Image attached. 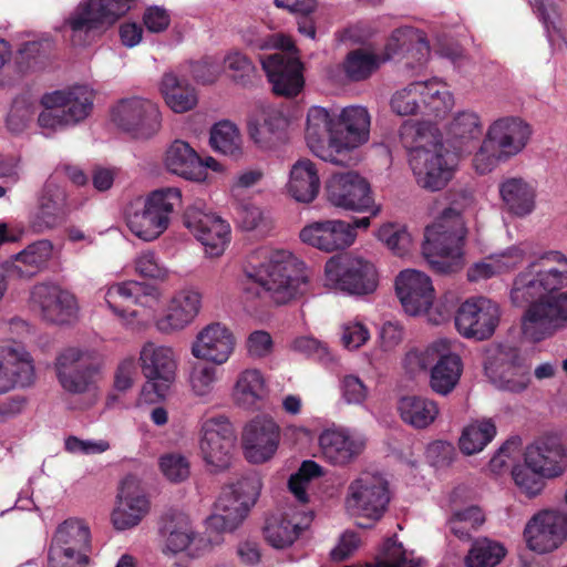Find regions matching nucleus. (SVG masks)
<instances>
[{"mask_svg":"<svg viewBox=\"0 0 567 567\" xmlns=\"http://www.w3.org/2000/svg\"><path fill=\"white\" fill-rule=\"evenodd\" d=\"M567 256L547 250L534 256L514 278L509 299L525 307L522 330L526 338L542 341L567 323Z\"/></svg>","mask_w":567,"mask_h":567,"instance_id":"1","label":"nucleus"},{"mask_svg":"<svg viewBox=\"0 0 567 567\" xmlns=\"http://www.w3.org/2000/svg\"><path fill=\"white\" fill-rule=\"evenodd\" d=\"M246 293L265 292L276 303H287L301 296L307 288L309 272L302 260L285 249L258 248L245 262Z\"/></svg>","mask_w":567,"mask_h":567,"instance_id":"2","label":"nucleus"},{"mask_svg":"<svg viewBox=\"0 0 567 567\" xmlns=\"http://www.w3.org/2000/svg\"><path fill=\"white\" fill-rule=\"evenodd\" d=\"M417 184L430 190H440L451 181L460 156L445 148L429 122L406 121L399 131Z\"/></svg>","mask_w":567,"mask_h":567,"instance_id":"3","label":"nucleus"},{"mask_svg":"<svg viewBox=\"0 0 567 567\" xmlns=\"http://www.w3.org/2000/svg\"><path fill=\"white\" fill-rule=\"evenodd\" d=\"M467 234L461 210L451 206L426 227L422 254L431 269L440 275L458 272L465 264L464 240Z\"/></svg>","mask_w":567,"mask_h":567,"instance_id":"4","label":"nucleus"},{"mask_svg":"<svg viewBox=\"0 0 567 567\" xmlns=\"http://www.w3.org/2000/svg\"><path fill=\"white\" fill-rule=\"evenodd\" d=\"M322 475V467L315 461H303L299 470L288 481V487L293 495L298 507L288 506L281 512L271 515L264 529L265 538L270 546L277 549L291 546L312 520V514L305 509L308 502L307 488L309 482Z\"/></svg>","mask_w":567,"mask_h":567,"instance_id":"5","label":"nucleus"},{"mask_svg":"<svg viewBox=\"0 0 567 567\" xmlns=\"http://www.w3.org/2000/svg\"><path fill=\"white\" fill-rule=\"evenodd\" d=\"M94 90L86 84H75L44 93L40 97V111L35 127L44 137L72 128L84 122L94 106Z\"/></svg>","mask_w":567,"mask_h":567,"instance_id":"6","label":"nucleus"},{"mask_svg":"<svg viewBox=\"0 0 567 567\" xmlns=\"http://www.w3.org/2000/svg\"><path fill=\"white\" fill-rule=\"evenodd\" d=\"M135 0H80L65 16L59 30L73 48L92 45L102 31L114 25L134 6Z\"/></svg>","mask_w":567,"mask_h":567,"instance_id":"7","label":"nucleus"},{"mask_svg":"<svg viewBox=\"0 0 567 567\" xmlns=\"http://www.w3.org/2000/svg\"><path fill=\"white\" fill-rule=\"evenodd\" d=\"M182 205L177 187H163L132 200L125 209V224L138 239L151 243L169 227L176 207Z\"/></svg>","mask_w":567,"mask_h":567,"instance_id":"8","label":"nucleus"},{"mask_svg":"<svg viewBox=\"0 0 567 567\" xmlns=\"http://www.w3.org/2000/svg\"><path fill=\"white\" fill-rule=\"evenodd\" d=\"M255 47L282 50L262 56V69L276 94L287 97L298 95L303 89L305 79L302 64L296 54L291 39L281 33L268 34L266 38L258 40Z\"/></svg>","mask_w":567,"mask_h":567,"instance_id":"9","label":"nucleus"},{"mask_svg":"<svg viewBox=\"0 0 567 567\" xmlns=\"http://www.w3.org/2000/svg\"><path fill=\"white\" fill-rule=\"evenodd\" d=\"M454 106V97L445 82L439 78L414 81L396 90L390 107L399 116L422 114L429 118L444 117Z\"/></svg>","mask_w":567,"mask_h":567,"instance_id":"10","label":"nucleus"},{"mask_svg":"<svg viewBox=\"0 0 567 567\" xmlns=\"http://www.w3.org/2000/svg\"><path fill=\"white\" fill-rule=\"evenodd\" d=\"M262 489L260 474L252 472L224 487L216 502L217 513L206 519L207 528L233 532L247 518Z\"/></svg>","mask_w":567,"mask_h":567,"instance_id":"11","label":"nucleus"},{"mask_svg":"<svg viewBox=\"0 0 567 567\" xmlns=\"http://www.w3.org/2000/svg\"><path fill=\"white\" fill-rule=\"evenodd\" d=\"M389 503V484L380 473L362 472L348 486L346 509L352 517L365 520L358 522L360 527H372L383 517Z\"/></svg>","mask_w":567,"mask_h":567,"instance_id":"12","label":"nucleus"},{"mask_svg":"<svg viewBox=\"0 0 567 567\" xmlns=\"http://www.w3.org/2000/svg\"><path fill=\"white\" fill-rule=\"evenodd\" d=\"M378 284L375 266L362 257L343 254L332 256L326 261V288L347 295L364 296L374 292Z\"/></svg>","mask_w":567,"mask_h":567,"instance_id":"13","label":"nucleus"},{"mask_svg":"<svg viewBox=\"0 0 567 567\" xmlns=\"http://www.w3.org/2000/svg\"><path fill=\"white\" fill-rule=\"evenodd\" d=\"M395 292L404 311L410 316L426 313L433 324H441L449 318L447 310L431 311L435 300L433 281L425 272L408 268L395 278Z\"/></svg>","mask_w":567,"mask_h":567,"instance_id":"14","label":"nucleus"},{"mask_svg":"<svg viewBox=\"0 0 567 567\" xmlns=\"http://www.w3.org/2000/svg\"><path fill=\"white\" fill-rule=\"evenodd\" d=\"M484 369L489 382L502 391L523 392L530 381L529 367L520 357L519 351L509 346L493 344L488 347Z\"/></svg>","mask_w":567,"mask_h":567,"instance_id":"15","label":"nucleus"},{"mask_svg":"<svg viewBox=\"0 0 567 567\" xmlns=\"http://www.w3.org/2000/svg\"><path fill=\"white\" fill-rule=\"evenodd\" d=\"M112 123L135 138H150L162 127V113L154 101L130 96L117 101L111 110Z\"/></svg>","mask_w":567,"mask_h":567,"instance_id":"16","label":"nucleus"},{"mask_svg":"<svg viewBox=\"0 0 567 567\" xmlns=\"http://www.w3.org/2000/svg\"><path fill=\"white\" fill-rule=\"evenodd\" d=\"M326 197L336 208L379 215L381 206L374 203L370 184L360 174L348 171L330 176L326 183Z\"/></svg>","mask_w":567,"mask_h":567,"instance_id":"17","label":"nucleus"},{"mask_svg":"<svg viewBox=\"0 0 567 567\" xmlns=\"http://www.w3.org/2000/svg\"><path fill=\"white\" fill-rule=\"evenodd\" d=\"M140 367L146 383L144 393L153 390L156 398L163 399L176 379L178 358L172 346L146 341L140 350Z\"/></svg>","mask_w":567,"mask_h":567,"instance_id":"18","label":"nucleus"},{"mask_svg":"<svg viewBox=\"0 0 567 567\" xmlns=\"http://www.w3.org/2000/svg\"><path fill=\"white\" fill-rule=\"evenodd\" d=\"M523 539L538 555L557 550L567 540V514L556 508L537 511L527 519Z\"/></svg>","mask_w":567,"mask_h":567,"instance_id":"19","label":"nucleus"},{"mask_svg":"<svg viewBox=\"0 0 567 567\" xmlns=\"http://www.w3.org/2000/svg\"><path fill=\"white\" fill-rule=\"evenodd\" d=\"M236 442L234 427L224 415L202 420L199 452L210 472L217 473L229 467Z\"/></svg>","mask_w":567,"mask_h":567,"instance_id":"20","label":"nucleus"},{"mask_svg":"<svg viewBox=\"0 0 567 567\" xmlns=\"http://www.w3.org/2000/svg\"><path fill=\"white\" fill-rule=\"evenodd\" d=\"M30 305L41 318L50 323L63 326L74 322L80 307L76 297L53 281L35 284L30 291Z\"/></svg>","mask_w":567,"mask_h":567,"instance_id":"21","label":"nucleus"},{"mask_svg":"<svg viewBox=\"0 0 567 567\" xmlns=\"http://www.w3.org/2000/svg\"><path fill=\"white\" fill-rule=\"evenodd\" d=\"M337 128L332 131V143L337 165H344L350 153L365 144L370 137L371 116L367 107L350 105L336 110Z\"/></svg>","mask_w":567,"mask_h":567,"instance_id":"22","label":"nucleus"},{"mask_svg":"<svg viewBox=\"0 0 567 567\" xmlns=\"http://www.w3.org/2000/svg\"><path fill=\"white\" fill-rule=\"evenodd\" d=\"M184 225L200 241L209 257L224 254L230 240V226L218 215L195 203L184 213Z\"/></svg>","mask_w":567,"mask_h":567,"instance_id":"23","label":"nucleus"},{"mask_svg":"<svg viewBox=\"0 0 567 567\" xmlns=\"http://www.w3.org/2000/svg\"><path fill=\"white\" fill-rule=\"evenodd\" d=\"M95 355L94 350L79 347H70L59 353L54 369L63 390L81 394L90 389L97 371L93 364Z\"/></svg>","mask_w":567,"mask_h":567,"instance_id":"24","label":"nucleus"},{"mask_svg":"<svg viewBox=\"0 0 567 567\" xmlns=\"http://www.w3.org/2000/svg\"><path fill=\"white\" fill-rule=\"evenodd\" d=\"M280 426L269 414H258L250 419L241 432V446L246 460L251 464L270 461L280 444Z\"/></svg>","mask_w":567,"mask_h":567,"instance_id":"25","label":"nucleus"},{"mask_svg":"<svg viewBox=\"0 0 567 567\" xmlns=\"http://www.w3.org/2000/svg\"><path fill=\"white\" fill-rule=\"evenodd\" d=\"M501 318L499 306L485 297L465 300L455 316L457 331L465 338L486 340L491 338Z\"/></svg>","mask_w":567,"mask_h":567,"instance_id":"26","label":"nucleus"},{"mask_svg":"<svg viewBox=\"0 0 567 567\" xmlns=\"http://www.w3.org/2000/svg\"><path fill=\"white\" fill-rule=\"evenodd\" d=\"M202 303L203 293L198 288L186 286L178 289L155 319L156 330L166 336L185 330L199 315Z\"/></svg>","mask_w":567,"mask_h":567,"instance_id":"27","label":"nucleus"},{"mask_svg":"<svg viewBox=\"0 0 567 567\" xmlns=\"http://www.w3.org/2000/svg\"><path fill=\"white\" fill-rule=\"evenodd\" d=\"M161 298L162 291L159 288L135 280L113 284L106 287L104 291L107 307L127 326L134 322L137 312L126 310L124 306L137 305L152 308L159 302Z\"/></svg>","mask_w":567,"mask_h":567,"instance_id":"28","label":"nucleus"},{"mask_svg":"<svg viewBox=\"0 0 567 567\" xmlns=\"http://www.w3.org/2000/svg\"><path fill=\"white\" fill-rule=\"evenodd\" d=\"M150 499L141 481L127 475L121 482L111 523L115 530L125 532L136 527L150 512Z\"/></svg>","mask_w":567,"mask_h":567,"instance_id":"29","label":"nucleus"},{"mask_svg":"<svg viewBox=\"0 0 567 567\" xmlns=\"http://www.w3.org/2000/svg\"><path fill=\"white\" fill-rule=\"evenodd\" d=\"M523 460L548 480L567 471V447L559 435L549 433L535 439L522 453Z\"/></svg>","mask_w":567,"mask_h":567,"instance_id":"30","label":"nucleus"},{"mask_svg":"<svg viewBox=\"0 0 567 567\" xmlns=\"http://www.w3.org/2000/svg\"><path fill=\"white\" fill-rule=\"evenodd\" d=\"M300 240L320 251L334 252L351 247L357 234L343 219H320L308 223L299 234Z\"/></svg>","mask_w":567,"mask_h":567,"instance_id":"31","label":"nucleus"},{"mask_svg":"<svg viewBox=\"0 0 567 567\" xmlns=\"http://www.w3.org/2000/svg\"><path fill=\"white\" fill-rule=\"evenodd\" d=\"M52 254V243L41 239L3 261L0 266V301L8 288L7 278L30 279L47 266Z\"/></svg>","mask_w":567,"mask_h":567,"instance_id":"32","label":"nucleus"},{"mask_svg":"<svg viewBox=\"0 0 567 567\" xmlns=\"http://www.w3.org/2000/svg\"><path fill=\"white\" fill-rule=\"evenodd\" d=\"M236 338L233 331L220 322L202 328L190 344V354L199 361L224 365L233 357Z\"/></svg>","mask_w":567,"mask_h":567,"instance_id":"33","label":"nucleus"},{"mask_svg":"<svg viewBox=\"0 0 567 567\" xmlns=\"http://www.w3.org/2000/svg\"><path fill=\"white\" fill-rule=\"evenodd\" d=\"M318 445L327 462L336 466H346L363 452L365 437L353 430L332 424L321 431Z\"/></svg>","mask_w":567,"mask_h":567,"instance_id":"34","label":"nucleus"},{"mask_svg":"<svg viewBox=\"0 0 567 567\" xmlns=\"http://www.w3.org/2000/svg\"><path fill=\"white\" fill-rule=\"evenodd\" d=\"M337 128L336 110L313 105L307 112L305 138L311 153L337 165L332 131Z\"/></svg>","mask_w":567,"mask_h":567,"instance_id":"35","label":"nucleus"},{"mask_svg":"<svg viewBox=\"0 0 567 567\" xmlns=\"http://www.w3.org/2000/svg\"><path fill=\"white\" fill-rule=\"evenodd\" d=\"M35 372L30 353L18 343L0 346V395L33 384Z\"/></svg>","mask_w":567,"mask_h":567,"instance_id":"36","label":"nucleus"},{"mask_svg":"<svg viewBox=\"0 0 567 567\" xmlns=\"http://www.w3.org/2000/svg\"><path fill=\"white\" fill-rule=\"evenodd\" d=\"M485 136L508 161L526 148L532 128L520 117L504 116L488 125Z\"/></svg>","mask_w":567,"mask_h":567,"instance_id":"37","label":"nucleus"},{"mask_svg":"<svg viewBox=\"0 0 567 567\" xmlns=\"http://www.w3.org/2000/svg\"><path fill=\"white\" fill-rule=\"evenodd\" d=\"M483 134L481 115L473 110H462L453 114L445 125L446 143L460 157L467 156L476 148Z\"/></svg>","mask_w":567,"mask_h":567,"instance_id":"38","label":"nucleus"},{"mask_svg":"<svg viewBox=\"0 0 567 567\" xmlns=\"http://www.w3.org/2000/svg\"><path fill=\"white\" fill-rule=\"evenodd\" d=\"M505 209L513 216L524 218L536 209L537 183L524 177H507L498 185Z\"/></svg>","mask_w":567,"mask_h":567,"instance_id":"39","label":"nucleus"},{"mask_svg":"<svg viewBox=\"0 0 567 567\" xmlns=\"http://www.w3.org/2000/svg\"><path fill=\"white\" fill-rule=\"evenodd\" d=\"M269 381L258 368H245L237 374L233 385V399L241 409L256 411L267 401Z\"/></svg>","mask_w":567,"mask_h":567,"instance_id":"40","label":"nucleus"},{"mask_svg":"<svg viewBox=\"0 0 567 567\" xmlns=\"http://www.w3.org/2000/svg\"><path fill=\"white\" fill-rule=\"evenodd\" d=\"M405 55L413 58L417 65H423L430 56V44L423 32L411 27H402L391 33L382 60L385 62Z\"/></svg>","mask_w":567,"mask_h":567,"instance_id":"41","label":"nucleus"},{"mask_svg":"<svg viewBox=\"0 0 567 567\" xmlns=\"http://www.w3.org/2000/svg\"><path fill=\"white\" fill-rule=\"evenodd\" d=\"M288 125L280 109L261 106L248 121L250 140L260 148H270Z\"/></svg>","mask_w":567,"mask_h":567,"instance_id":"42","label":"nucleus"},{"mask_svg":"<svg viewBox=\"0 0 567 567\" xmlns=\"http://www.w3.org/2000/svg\"><path fill=\"white\" fill-rule=\"evenodd\" d=\"M208 362H193L186 373V382L189 394L197 402L208 404L218 396V383L221 380V372Z\"/></svg>","mask_w":567,"mask_h":567,"instance_id":"43","label":"nucleus"},{"mask_svg":"<svg viewBox=\"0 0 567 567\" xmlns=\"http://www.w3.org/2000/svg\"><path fill=\"white\" fill-rule=\"evenodd\" d=\"M462 372L463 362L460 355L452 351L451 342L449 341L445 351L441 353L440 358L430 369L429 385L434 393L446 396L458 384Z\"/></svg>","mask_w":567,"mask_h":567,"instance_id":"44","label":"nucleus"},{"mask_svg":"<svg viewBox=\"0 0 567 567\" xmlns=\"http://www.w3.org/2000/svg\"><path fill=\"white\" fill-rule=\"evenodd\" d=\"M287 193L299 203H311L320 189L316 165L308 158L297 161L290 168L286 185Z\"/></svg>","mask_w":567,"mask_h":567,"instance_id":"45","label":"nucleus"},{"mask_svg":"<svg viewBox=\"0 0 567 567\" xmlns=\"http://www.w3.org/2000/svg\"><path fill=\"white\" fill-rule=\"evenodd\" d=\"M65 210V193L52 182L45 183L39 197V207L32 219L37 231H43L56 226Z\"/></svg>","mask_w":567,"mask_h":567,"instance_id":"46","label":"nucleus"},{"mask_svg":"<svg viewBox=\"0 0 567 567\" xmlns=\"http://www.w3.org/2000/svg\"><path fill=\"white\" fill-rule=\"evenodd\" d=\"M166 169L188 181H199L204 177L200 157L186 142L176 140L165 152Z\"/></svg>","mask_w":567,"mask_h":567,"instance_id":"47","label":"nucleus"},{"mask_svg":"<svg viewBox=\"0 0 567 567\" xmlns=\"http://www.w3.org/2000/svg\"><path fill=\"white\" fill-rule=\"evenodd\" d=\"M159 92L166 105L174 113H186L196 107L198 103L197 91L184 78L174 72H166L159 83Z\"/></svg>","mask_w":567,"mask_h":567,"instance_id":"48","label":"nucleus"},{"mask_svg":"<svg viewBox=\"0 0 567 567\" xmlns=\"http://www.w3.org/2000/svg\"><path fill=\"white\" fill-rule=\"evenodd\" d=\"M164 553L178 554L187 551L196 556L197 534L189 518L183 514L174 515L163 527Z\"/></svg>","mask_w":567,"mask_h":567,"instance_id":"49","label":"nucleus"},{"mask_svg":"<svg viewBox=\"0 0 567 567\" xmlns=\"http://www.w3.org/2000/svg\"><path fill=\"white\" fill-rule=\"evenodd\" d=\"M90 545V526L79 517H71L61 523L51 540V546L71 549L80 554H87Z\"/></svg>","mask_w":567,"mask_h":567,"instance_id":"50","label":"nucleus"},{"mask_svg":"<svg viewBox=\"0 0 567 567\" xmlns=\"http://www.w3.org/2000/svg\"><path fill=\"white\" fill-rule=\"evenodd\" d=\"M398 410L401 419L415 429H425L439 415V405L425 396L408 395L399 401Z\"/></svg>","mask_w":567,"mask_h":567,"instance_id":"51","label":"nucleus"},{"mask_svg":"<svg viewBox=\"0 0 567 567\" xmlns=\"http://www.w3.org/2000/svg\"><path fill=\"white\" fill-rule=\"evenodd\" d=\"M384 62L382 56L368 49H354L350 51L342 64L344 78L350 82L365 81L373 75Z\"/></svg>","mask_w":567,"mask_h":567,"instance_id":"52","label":"nucleus"},{"mask_svg":"<svg viewBox=\"0 0 567 567\" xmlns=\"http://www.w3.org/2000/svg\"><path fill=\"white\" fill-rule=\"evenodd\" d=\"M209 144L215 152L230 157L243 153V138L238 127L230 121H220L210 130Z\"/></svg>","mask_w":567,"mask_h":567,"instance_id":"53","label":"nucleus"},{"mask_svg":"<svg viewBox=\"0 0 567 567\" xmlns=\"http://www.w3.org/2000/svg\"><path fill=\"white\" fill-rule=\"evenodd\" d=\"M447 343V339H437L425 347L411 349L404 357V369L411 375L430 372L437 358L445 351Z\"/></svg>","mask_w":567,"mask_h":567,"instance_id":"54","label":"nucleus"},{"mask_svg":"<svg viewBox=\"0 0 567 567\" xmlns=\"http://www.w3.org/2000/svg\"><path fill=\"white\" fill-rule=\"evenodd\" d=\"M485 520L484 514L480 507L468 505L464 508H456L446 520V526L451 534L461 540H468L472 533L475 532Z\"/></svg>","mask_w":567,"mask_h":567,"instance_id":"55","label":"nucleus"},{"mask_svg":"<svg viewBox=\"0 0 567 567\" xmlns=\"http://www.w3.org/2000/svg\"><path fill=\"white\" fill-rule=\"evenodd\" d=\"M495 435L496 426L491 420L473 422L462 432L458 440L460 450L466 455L478 453Z\"/></svg>","mask_w":567,"mask_h":567,"instance_id":"56","label":"nucleus"},{"mask_svg":"<svg viewBox=\"0 0 567 567\" xmlns=\"http://www.w3.org/2000/svg\"><path fill=\"white\" fill-rule=\"evenodd\" d=\"M40 103L28 95L17 96L8 112L6 124L8 130L13 134H21L30 125L37 122Z\"/></svg>","mask_w":567,"mask_h":567,"instance_id":"57","label":"nucleus"},{"mask_svg":"<svg viewBox=\"0 0 567 567\" xmlns=\"http://www.w3.org/2000/svg\"><path fill=\"white\" fill-rule=\"evenodd\" d=\"M505 555L506 549L501 543L480 538L473 543L465 557V565L466 567H495Z\"/></svg>","mask_w":567,"mask_h":567,"instance_id":"58","label":"nucleus"},{"mask_svg":"<svg viewBox=\"0 0 567 567\" xmlns=\"http://www.w3.org/2000/svg\"><path fill=\"white\" fill-rule=\"evenodd\" d=\"M512 480L518 492L528 498L539 496L546 487L548 480L540 472L530 467L526 461L516 462L511 470Z\"/></svg>","mask_w":567,"mask_h":567,"instance_id":"59","label":"nucleus"},{"mask_svg":"<svg viewBox=\"0 0 567 567\" xmlns=\"http://www.w3.org/2000/svg\"><path fill=\"white\" fill-rule=\"evenodd\" d=\"M377 236L394 255L403 257L413 246L412 235L401 224L388 223L382 225Z\"/></svg>","mask_w":567,"mask_h":567,"instance_id":"60","label":"nucleus"},{"mask_svg":"<svg viewBox=\"0 0 567 567\" xmlns=\"http://www.w3.org/2000/svg\"><path fill=\"white\" fill-rule=\"evenodd\" d=\"M133 267L135 272L143 278L164 281L169 277L168 268L152 249L140 251L133 260Z\"/></svg>","mask_w":567,"mask_h":567,"instance_id":"61","label":"nucleus"},{"mask_svg":"<svg viewBox=\"0 0 567 567\" xmlns=\"http://www.w3.org/2000/svg\"><path fill=\"white\" fill-rule=\"evenodd\" d=\"M522 440L518 436L508 439L493 455L489 470L494 474H502L513 466L520 456Z\"/></svg>","mask_w":567,"mask_h":567,"instance_id":"62","label":"nucleus"},{"mask_svg":"<svg viewBox=\"0 0 567 567\" xmlns=\"http://www.w3.org/2000/svg\"><path fill=\"white\" fill-rule=\"evenodd\" d=\"M370 339V330L358 318L346 320L340 326V340L342 346L350 350H358Z\"/></svg>","mask_w":567,"mask_h":567,"instance_id":"63","label":"nucleus"},{"mask_svg":"<svg viewBox=\"0 0 567 567\" xmlns=\"http://www.w3.org/2000/svg\"><path fill=\"white\" fill-rule=\"evenodd\" d=\"M502 162H507V158L502 157L501 152L485 136L474 154V169L484 175L492 172Z\"/></svg>","mask_w":567,"mask_h":567,"instance_id":"64","label":"nucleus"}]
</instances>
